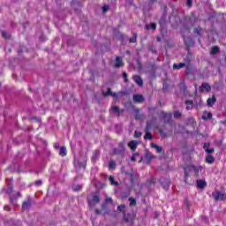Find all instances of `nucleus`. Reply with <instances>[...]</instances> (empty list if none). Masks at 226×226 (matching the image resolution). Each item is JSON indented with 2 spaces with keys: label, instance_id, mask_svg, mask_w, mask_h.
<instances>
[{
  "label": "nucleus",
  "instance_id": "f257e3e1",
  "mask_svg": "<svg viewBox=\"0 0 226 226\" xmlns=\"http://www.w3.org/2000/svg\"><path fill=\"white\" fill-rule=\"evenodd\" d=\"M212 196L214 197L215 200H226V194L221 192H215L212 193Z\"/></svg>",
  "mask_w": 226,
  "mask_h": 226
},
{
  "label": "nucleus",
  "instance_id": "f03ea898",
  "mask_svg": "<svg viewBox=\"0 0 226 226\" xmlns=\"http://www.w3.org/2000/svg\"><path fill=\"white\" fill-rule=\"evenodd\" d=\"M189 170L193 172L195 176H199V173L202 172V166H190Z\"/></svg>",
  "mask_w": 226,
  "mask_h": 226
},
{
  "label": "nucleus",
  "instance_id": "7ed1b4c3",
  "mask_svg": "<svg viewBox=\"0 0 226 226\" xmlns=\"http://www.w3.org/2000/svg\"><path fill=\"white\" fill-rule=\"evenodd\" d=\"M209 91H211V86L207 83H203L200 87V93H209Z\"/></svg>",
  "mask_w": 226,
  "mask_h": 226
},
{
  "label": "nucleus",
  "instance_id": "20e7f679",
  "mask_svg": "<svg viewBox=\"0 0 226 226\" xmlns=\"http://www.w3.org/2000/svg\"><path fill=\"white\" fill-rule=\"evenodd\" d=\"M132 79H133L134 82H136V84L138 86H139L140 87H142L144 86V80H142V78H140V76L134 75Z\"/></svg>",
  "mask_w": 226,
  "mask_h": 226
},
{
  "label": "nucleus",
  "instance_id": "39448f33",
  "mask_svg": "<svg viewBox=\"0 0 226 226\" xmlns=\"http://www.w3.org/2000/svg\"><path fill=\"white\" fill-rule=\"evenodd\" d=\"M138 146H139V141L137 140H132L128 143V147H130L132 151H135Z\"/></svg>",
  "mask_w": 226,
  "mask_h": 226
},
{
  "label": "nucleus",
  "instance_id": "423d86ee",
  "mask_svg": "<svg viewBox=\"0 0 226 226\" xmlns=\"http://www.w3.org/2000/svg\"><path fill=\"white\" fill-rule=\"evenodd\" d=\"M98 202H100V197H98V195H94L93 200L88 201V205L91 207L93 204H98Z\"/></svg>",
  "mask_w": 226,
  "mask_h": 226
},
{
  "label": "nucleus",
  "instance_id": "0eeeda50",
  "mask_svg": "<svg viewBox=\"0 0 226 226\" xmlns=\"http://www.w3.org/2000/svg\"><path fill=\"white\" fill-rule=\"evenodd\" d=\"M215 103H216V97H215V95L211 98H208L207 101V105L208 107H213V105H215Z\"/></svg>",
  "mask_w": 226,
  "mask_h": 226
},
{
  "label": "nucleus",
  "instance_id": "6e6552de",
  "mask_svg": "<svg viewBox=\"0 0 226 226\" xmlns=\"http://www.w3.org/2000/svg\"><path fill=\"white\" fill-rule=\"evenodd\" d=\"M133 100L137 103H140L141 102H144V96H142L140 94H134L133 95Z\"/></svg>",
  "mask_w": 226,
  "mask_h": 226
},
{
  "label": "nucleus",
  "instance_id": "1a4fd4ad",
  "mask_svg": "<svg viewBox=\"0 0 226 226\" xmlns=\"http://www.w3.org/2000/svg\"><path fill=\"white\" fill-rule=\"evenodd\" d=\"M211 117H213V114H211V112L204 111L202 115V119H204V121H207V119H211Z\"/></svg>",
  "mask_w": 226,
  "mask_h": 226
},
{
  "label": "nucleus",
  "instance_id": "9d476101",
  "mask_svg": "<svg viewBox=\"0 0 226 226\" xmlns=\"http://www.w3.org/2000/svg\"><path fill=\"white\" fill-rule=\"evenodd\" d=\"M151 147L155 149L156 153H159V154H161L163 151V148H162V147H160L154 143H151Z\"/></svg>",
  "mask_w": 226,
  "mask_h": 226
},
{
  "label": "nucleus",
  "instance_id": "9b49d317",
  "mask_svg": "<svg viewBox=\"0 0 226 226\" xmlns=\"http://www.w3.org/2000/svg\"><path fill=\"white\" fill-rule=\"evenodd\" d=\"M29 207H31V201H29V200L25 201L22 205V210L27 211V209H29Z\"/></svg>",
  "mask_w": 226,
  "mask_h": 226
},
{
  "label": "nucleus",
  "instance_id": "f8f14e48",
  "mask_svg": "<svg viewBox=\"0 0 226 226\" xmlns=\"http://www.w3.org/2000/svg\"><path fill=\"white\" fill-rule=\"evenodd\" d=\"M111 110L114 114H117V116H119V114H121L123 111V109H120L117 106H112Z\"/></svg>",
  "mask_w": 226,
  "mask_h": 226
},
{
  "label": "nucleus",
  "instance_id": "ddd939ff",
  "mask_svg": "<svg viewBox=\"0 0 226 226\" xmlns=\"http://www.w3.org/2000/svg\"><path fill=\"white\" fill-rule=\"evenodd\" d=\"M115 66L117 68H119L120 66H123V59H121L120 56H117L116 57V64H115Z\"/></svg>",
  "mask_w": 226,
  "mask_h": 226
},
{
  "label": "nucleus",
  "instance_id": "4468645a",
  "mask_svg": "<svg viewBox=\"0 0 226 226\" xmlns=\"http://www.w3.org/2000/svg\"><path fill=\"white\" fill-rule=\"evenodd\" d=\"M159 24L161 26V32L163 33V31H165V26H166L165 19H161L159 21Z\"/></svg>",
  "mask_w": 226,
  "mask_h": 226
},
{
  "label": "nucleus",
  "instance_id": "2eb2a0df",
  "mask_svg": "<svg viewBox=\"0 0 226 226\" xmlns=\"http://www.w3.org/2000/svg\"><path fill=\"white\" fill-rule=\"evenodd\" d=\"M206 181L204 180H198L197 181V185H198V188H200V189H203V188H206Z\"/></svg>",
  "mask_w": 226,
  "mask_h": 226
},
{
  "label": "nucleus",
  "instance_id": "dca6fc26",
  "mask_svg": "<svg viewBox=\"0 0 226 226\" xmlns=\"http://www.w3.org/2000/svg\"><path fill=\"white\" fill-rule=\"evenodd\" d=\"M103 94L105 96H109V94H110L111 96H113V98H117V94L112 93V90L110 88H108V92L107 93H103Z\"/></svg>",
  "mask_w": 226,
  "mask_h": 226
},
{
  "label": "nucleus",
  "instance_id": "f3484780",
  "mask_svg": "<svg viewBox=\"0 0 226 226\" xmlns=\"http://www.w3.org/2000/svg\"><path fill=\"white\" fill-rule=\"evenodd\" d=\"M218 52H220V48L218 46H214L211 49L210 54H212V56H215V54H217Z\"/></svg>",
  "mask_w": 226,
  "mask_h": 226
},
{
  "label": "nucleus",
  "instance_id": "a211bd4d",
  "mask_svg": "<svg viewBox=\"0 0 226 226\" xmlns=\"http://www.w3.org/2000/svg\"><path fill=\"white\" fill-rule=\"evenodd\" d=\"M184 66L185 63L174 64L173 70H181V68H184Z\"/></svg>",
  "mask_w": 226,
  "mask_h": 226
},
{
  "label": "nucleus",
  "instance_id": "6ab92c4d",
  "mask_svg": "<svg viewBox=\"0 0 226 226\" xmlns=\"http://www.w3.org/2000/svg\"><path fill=\"white\" fill-rule=\"evenodd\" d=\"M179 87H180V91L182 93H184V94H186V85H185V82L182 81L180 84H179Z\"/></svg>",
  "mask_w": 226,
  "mask_h": 226
},
{
  "label": "nucleus",
  "instance_id": "aec40b11",
  "mask_svg": "<svg viewBox=\"0 0 226 226\" xmlns=\"http://www.w3.org/2000/svg\"><path fill=\"white\" fill-rule=\"evenodd\" d=\"M206 162L207 163H209V164L215 163V157H213V155L211 154H208L206 158Z\"/></svg>",
  "mask_w": 226,
  "mask_h": 226
},
{
  "label": "nucleus",
  "instance_id": "412c9836",
  "mask_svg": "<svg viewBox=\"0 0 226 226\" xmlns=\"http://www.w3.org/2000/svg\"><path fill=\"white\" fill-rule=\"evenodd\" d=\"M109 181L110 185H112L113 186H117V185H119V183H117V182L114 179V177H112V176H109Z\"/></svg>",
  "mask_w": 226,
  "mask_h": 226
},
{
  "label": "nucleus",
  "instance_id": "4be33fe9",
  "mask_svg": "<svg viewBox=\"0 0 226 226\" xmlns=\"http://www.w3.org/2000/svg\"><path fill=\"white\" fill-rule=\"evenodd\" d=\"M185 105H186V109L190 110V109H192V107H193V101H192V100L186 101Z\"/></svg>",
  "mask_w": 226,
  "mask_h": 226
},
{
  "label": "nucleus",
  "instance_id": "5701e85b",
  "mask_svg": "<svg viewBox=\"0 0 226 226\" xmlns=\"http://www.w3.org/2000/svg\"><path fill=\"white\" fill-rule=\"evenodd\" d=\"M145 140H152L153 139V135L151 132L146 131V134L144 136Z\"/></svg>",
  "mask_w": 226,
  "mask_h": 226
},
{
  "label": "nucleus",
  "instance_id": "b1692460",
  "mask_svg": "<svg viewBox=\"0 0 226 226\" xmlns=\"http://www.w3.org/2000/svg\"><path fill=\"white\" fill-rule=\"evenodd\" d=\"M60 156H66V147H61L59 150Z\"/></svg>",
  "mask_w": 226,
  "mask_h": 226
},
{
  "label": "nucleus",
  "instance_id": "393cba45",
  "mask_svg": "<svg viewBox=\"0 0 226 226\" xmlns=\"http://www.w3.org/2000/svg\"><path fill=\"white\" fill-rule=\"evenodd\" d=\"M162 185L164 188V190H169V187L170 186V181L167 180L166 182H162Z\"/></svg>",
  "mask_w": 226,
  "mask_h": 226
},
{
  "label": "nucleus",
  "instance_id": "a878e982",
  "mask_svg": "<svg viewBox=\"0 0 226 226\" xmlns=\"http://www.w3.org/2000/svg\"><path fill=\"white\" fill-rule=\"evenodd\" d=\"M146 29L149 30V29H156V23H151L149 25H146Z\"/></svg>",
  "mask_w": 226,
  "mask_h": 226
},
{
  "label": "nucleus",
  "instance_id": "bb28decb",
  "mask_svg": "<svg viewBox=\"0 0 226 226\" xmlns=\"http://www.w3.org/2000/svg\"><path fill=\"white\" fill-rule=\"evenodd\" d=\"M145 158L148 162H151V160H153V158H154V155H153L151 153H147Z\"/></svg>",
  "mask_w": 226,
  "mask_h": 226
},
{
  "label": "nucleus",
  "instance_id": "cd10ccee",
  "mask_svg": "<svg viewBox=\"0 0 226 226\" xmlns=\"http://www.w3.org/2000/svg\"><path fill=\"white\" fill-rule=\"evenodd\" d=\"M135 118L136 119H142V117L140 116V110L139 109H136Z\"/></svg>",
  "mask_w": 226,
  "mask_h": 226
},
{
  "label": "nucleus",
  "instance_id": "c85d7f7f",
  "mask_svg": "<svg viewBox=\"0 0 226 226\" xmlns=\"http://www.w3.org/2000/svg\"><path fill=\"white\" fill-rule=\"evenodd\" d=\"M2 36H3V38H5V40L10 39V34L4 31L2 32Z\"/></svg>",
  "mask_w": 226,
  "mask_h": 226
},
{
  "label": "nucleus",
  "instance_id": "c756f323",
  "mask_svg": "<svg viewBox=\"0 0 226 226\" xmlns=\"http://www.w3.org/2000/svg\"><path fill=\"white\" fill-rule=\"evenodd\" d=\"M130 43H135L137 41V34H134L133 37L130 38Z\"/></svg>",
  "mask_w": 226,
  "mask_h": 226
},
{
  "label": "nucleus",
  "instance_id": "7c9ffc66",
  "mask_svg": "<svg viewBox=\"0 0 226 226\" xmlns=\"http://www.w3.org/2000/svg\"><path fill=\"white\" fill-rule=\"evenodd\" d=\"M109 169H116V162L114 161H110L109 164Z\"/></svg>",
  "mask_w": 226,
  "mask_h": 226
},
{
  "label": "nucleus",
  "instance_id": "2f4dec72",
  "mask_svg": "<svg viewBox=\"0 0 226 226\" xmlns=\"http://www.w3.org/2000/svg\"><path fill=\"white\" fill-rule=\"evenodd\" d=\"M130 206H135L137 204V201L133 198H129Z\"/></svg>",
  "mask_w": 226,
  "mask_h": 226
},
{
  "label": "nucleus",
  "instance_id": "473e14b6",
  "mask_svg": "<svg viewBox=\"0 0 226 226\" xmlns=\"http://www.w3.org/2000/svg\"><path fill=\"white\" fill-rule=\"evenodd\" d=\"M80 188H82L80 185H74L72 186V190H74V192H79L80 191Z\"/></svg>",
  "mask_w": 226,
  "mask_h": 226
},
{
  "label": "nucleus",
  "instance_id": "72a5a7b5",
  "mask_svg": "<svg viewBox=\"0 0 226 226\" xmlns=\"http://www.w3.org/2000/svg\"><path fill=\"white\" fill-rule=\"evenodd\" d=\"M137 156H139V154H133V155L131 157V162H136Z\"/></svg>",
  "mask_w": 226,
  "mask_h": 226
},
{
  "label": "nucleus",
  "instance_id": "f704fd0d",
  "mask_svg": "<svg viewBox=\"0 0 226 226\" xmlns=\"http://www.w3.org/2000/svg\"><path fill=\"white\" fill-rule=\"evenodd\" d=\"M141 136H142V132H137V131L134 132L135 139H139V137H141Z\"/></svg>",
  "mask_w": 226,
  "mask_h": 226
},
{
  "label": "nucleus",
  "instance_id": "c9c22d12",
  "mask_svg": "<svg viewBox=\"0 0 226 226\" xmlns=\"http://www.w3.org/2000/svg\"><path fill=\"white\" fill-rule=\"evenodd\" d=\"M173 116H174L175 118L181 117V112H179V111H175L174 114H173Z\"/></svg>",
  "mask_w": 226,
  "mask_h": 226
},
{
  "label": "nucleus",
  "instance_id": "e433bc0d",
  "mask_svg": "<svg viewBox=\"0 0 226 226\" xmlns=\"http://www.w3.org/2000/svg\"><path fill=\"white\" fill-rule=\"evenodd\" d=\"M109 5H104L103 7H102V13H106V11H109Z\"/></svg>",
  "mask_w": 226,
  "mask_h": 226
},
{
  "label": "nucleus",
  "instance_id": "4c0bfd02",
  "mask_svg": "<svg viewBox=\"0 0 226 226\" xmlns=\"http://www.w3.org/2000/svg\"><path fill=\"white\" fill-rule=\"evenodd\" d=\"M206 153H208V154H211V153H215V148H207L206 149Z\"/></svg>",
  "mask_w": 226,
  "mask_h": 226
},
{
  "label": "nucleus",
  "instance_id": "58836bf2",
  "mask_svg": "<svg viewBox=\"0 0 226 226\" xmlns=\"http://www.w3.org/2000/svg\"><path fill=\"white\" fill-rule=\"evenodd\" d=\"M124 205H120V206H118V207H117V209H118V211H120V212H123V211H124Z\"/></svg>",
  "mask_w": 226,
  "mask_h": 226
},
{
  "label": "nucleus",
  "instance_id": "ea45409f",
  "mask_svg": "<svg viewBox=\"0 0 226 226\" xmlns=\"http://www.w3.org/2000/svg\"><path fill=\"white\" fill-rule=\"evenodd\" d=\"M113 153L114 154H121V151L117 148H114Z\"/></svg>",
  "mask_w": 226,
  "mask_h": 226
},
{
  "label": "nucleus",
  "instance_id": "a19ab883",
  "mask_svg": "<svg viewBox=\"0 0 226 226\" xmlns=\"http://www.w3.org/2000/svg\"><path fill=\"white\" fill-rule=\"evenodd\" d=\"M151 130V124L147 123L146 132H150Z\"/></svg>",
  "mask_w": 226,
  "mask_h": 226
},
{
  "label": "nucleus",
  "instance_id": "79ce46f5",
  "mask_svg": "<svg viewBox=\"0 0 226 226\" xmlns=\"http://www.w3.org/2000/svg\"><path fill=\"white\" fill-rule=\"evenodd\" d=\"M123 77L124 79V82H128V79H127L128 74H126V72H123Z\"/></svg>",
  "mask_w": 226,
  "mask_h": 226
},
{
  "label": "nucleus",
  "instance_id": "37998d69",
  "mask_svg": "<svg viewBox=\"0 0 226 226\" xmlns=\"http://www.w3.org/2000/svg\"><path fill=\"white\" fill-rule=\"evenodd\" d=\"M209 146L210 144L209 143H205L204 146H203V149L206 151V149H209Z\"/></svg>",
  "mask_w": 226,
  "mask_h": 226
},
{
  "label": "nucleus",
  "instance_id": "c03bdc74",
  "mask_svg": "<svg viewBox=\"0 0 226 226\" xmlns=\"http://www.w3.org/2000/svg\"><path fill=\"white\" fill-rule=\"evenodd\" d=\"M13 192V186H11L8 190L5 191L7 193H11Z\"/></svg>",
  "mask_w": 226,
  "mask_h": 226
},
{
  "label": "nucleus",
  "instance_id": "a18cd8bd",
  "mask_svg": "<svg viewBox=\"0 0 226 226\" xmlns=\"http://www.w3.org/2000/svg\"><path fill=\"white\" fill-rule=\"evenodd\" d=\"M200 31H201L200 28H195L194 29V33H196V34H200Z\"/></svg>",
  "mask_w": 226,
  "mask_h": 226
},
{
  "label": "nucleus",
  "instance_id": "49530a36",
  "mask_svg": "<svg viewBox=\"0 0 226 226\" xmlns=\"http://www.w3.org/2000/svg\"><path fill=\"white\" fill-rule=\"evenodd\" d=\"M78 166L81 169H86V162H83L81 164H78Z\"/></svg>",
  "mask_w": 226,
  "mask_h": 226
},
{
  "label": "nucleus",
  "instance_id": "de8ad7c7",
  "mask_svg": "<svg viewBox=\"0 0 226 226\" xmlns=\"http://www.w3.org/2000/svg\"><path fill=\"white\" fill-rule=\"evenodd\" d=\"M119 147L121 151H124V145L123 143H119Z\"/></svg>",
  "mask_w": 226,
  "mask_h": 226
},
{
  "label": "nucleus",
  "instance_id": "09e8293b",
  "mask_svg": "<svg viewBox=\"0 0 226 226\" xmlns=\"http://www.w3.org/2000/svg\"><path fill=\"white\" fill-rule=\"evenodd\" d=\"M36 186H41V180H38L35 182Z\"/></svg>",
  "mask_w": 226,
  "mask_h": 226
},
{
  "label": "nucleus",
  "instance_id": "8fccbe9b",
  "mask_svg": "<svg viewBox=\"0 0 226 226\" xmlns=\"http://www.w3.org/2000/svg\"><path fill=\"white\" fill-rule=\"evenodd\" d=\"M110 202H112V198H107L106 199V204H109Z\"/></svg>",
  "mask_w": 226,
  "mask_h": 226
},
{
  "label": "nucleus",
  "instance_id": "3c124183",
  "mask_svg": "<svg viewBox=\"0 0 226 226\" xmlns=\"http://www.w3.org/2000/svg\"><path fill=\"white\" fill-rule=\"evenodd\" d=\"M11 202L13 204V206H15V198L11 197Z\"/></svg>",
  "mask_w": 226,
  "mask_h": 226
},
{
  "label": "nucleus",
  "instance_id": "603ef678",
  "mask_svg": "<svg viewBox=\"0 0 226 226\" xmlns=\"http://www.w3.org/2000/svg\"><path fill=\"white\" fill-rule=\"evenodd\" d=\"M184 40H185V45H187V47H191V46H192V44H191V43H188V41H186V39H185V38H184Z\"/></svg>",
  "mask_w": 226,
  "mask_h": 226
},
{
  "label": "nucleus",
  "instance_id": "864d4df0",
  "mask_svg": "<svg viewBox=\"0 0 226 226\" xmlns=\"http://www.w3.org/2000/svg\"><path fill=\"white\" fill-rule=\"evenodd\" d=\"M187 170H188V169L185 168V177H188V171Z\"/></svg>",
  "mask_w": 226,
  "mask_h": 226
},
{
  "label": "nucleus",
  "instance_id": "5fc2aeb1",
  "mask_svg": "<svg viewBox=\"0 0 226 226\" xmlns=\"http://www.w3.org/2000/svg\"><path fill=\"white\" fill-rule=\"evenodd\" d=\"M192 5V0H187V6H191Z\"/></svg>",
  "mask_w": 226,
  "mask_h": 226
},
{
  "label": "nucleus",
  "instance_id": "6e6d98bb",
  "mask_svg": "<svg viewBox=\"0 0 226 226\" xmlns=\"http://www.w3.org/2000/svg\"><path fill=\"white\" fill-rule=\"evenodd\" d=\"M165 117L170 118V117H172V115L171 114H165Z\"/></svg>",
  "mask_w": 226,
  "mask_h": 226
},
{
  "label": "nucleus",
  "instance_id": "4d7b16f0",
  "mask_svg": "<svg viewBox=\"0 0 226 226\" xmlns=\"http://www.w3.org/2000/svg\"><path fill=\"white\" fill-rule=\"evenodd\" d=\"M124 218L125 222H130V219H128V218L126 217V215H124Z\"/></svg>",
  "mask_w": 226,
  "mask_h": 226
},
{
  "label": "nucleus",
  "instance_id": "13d9d810",
  "mask_svg": "<svg viewBox=\"0 0 226 226\" xmlns=\"http://www.w3.org/2000/svg\"><path fill=\"white\" fill-rule=\"evenodd\" d=\"M157 41H162V39L160 37H157Z\"/></svg>",
  "mask_w": 226,
  "mask_h": 226
},
{
  "label": "nucleus",
  "instance_id": "bf43d9fd",
  "mask_svg": "<svg viewBox=\"0 0 226 226\" xmlns=\"http://www.w3.org/2000/svg\"><path fill=\"white\" fill-rule=\"evenodd\" d=\"M18 197H20V193L17 192Z\"/></svg>",
  "mask_w": 226,
  "mask_h": 226
},
{
  "label": "nucleus",
  "instance_id": "052dcab7",
  "mask_svg": "<svg viewBox=\"0 0 226 226\" xmlns=\"http://www.w3.org/2000/svg\"><path fill=\"white\" fill-rule=\"evenodd\" d=\"M4 209H5V211H8V208H6V207H4Z\"/></svg>",
  "mask_w": 226,
  "mask_h": 226
},
{
  "label": "nucleus",
  "instance_id": "680f3d73",
  "mask_svg": "<svg viewBox=\"0 0 226 226\" xmlns=\"http://www.w3.org/2000/svg\"><path fill=\"white\" fill-rule=\"evenodd\" d=\"M74 164L77 166V161H75Z\"/></svg>",
  "mask_w": 226,
  "mask_h": 226
},
{
  "label": "nucleus",
  "instance_id": "e2e57ef3",
  "mask_svg": "<svg viewBox=\"0 0 226 226\" xmlns=\"http://www.w3.org/2000/svg\"><path fill=\"white\" fill-rule=\"evenodd\" d=\"M102 207H105V204H102Z\"/></svg>",
  "mask_w": 226,
  "mask_h": 226
}]
</instances>
